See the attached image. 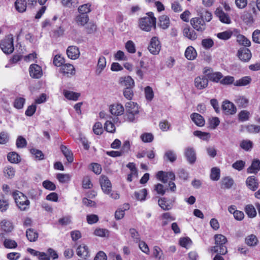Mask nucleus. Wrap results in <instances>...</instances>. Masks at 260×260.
I'll return each instance as SVG.
<instances>
[{
    "mask_svg": "<svg viewBox=\"0 0 260 260\" xmlns=\"http://www.w3.org/2000/svg\"><path fill=\"white\" fill-rule=\"evenodd\" d=\"M185 56L188 60H193L197 56L196 50L192 46L188 47L185 52Z\"/></svg>",
    "mask_w": 260,
    "mask_h": 260,
    "instance_id": "cd10ccee",
    "label": "nucleus"
},
{
    "mask_svg": "<svg viewBox=\"0 0 260 260\" xmlns=\"http://www.w3.org/2000/svg\"><path fill=\"white\" fill-rule=\"evenodd\" d=\"M222 110L224 111V113L226 114L232 115L236 113L237 111V109L235 106L232 102L225 101L223 102L222 106Z\"/></svg>",
    "mask_w": 260,
    "mask_h": 260,
    "instance_id": "f8f14e48",
    "label": "nucleus"
},
{
    "mask_svg": "<svg viewBox=\"0 0 260 260\" xmlns=\"http://www.w3.org/2000/svg\"><path fill=\"white\" fill-rule=\"evenodd\" d=\"M122 84L126 86V88H132L134 86V80L130 77L127 76L124 77L123 79V80L121 81Z\"/></svg>",
    "mask_w": 260,
    "mask_h": 260,
    "instance_id": "49530a36",
    "label": "nucleus"
},
{
    "mask_svg": "<svg viewBox=\"0 0 260 260\" xmlns=\"http://www.w3.org/2000/svg\"><path fill=\"white\" fill-rule=\"evenodd\" d=\"M3 51L6 54L12 53L14 50L13 38L12 35H10L4 39L0 45Z\"/></svg>",
    "mask_w": 260,
    "mask_h": 260,
    "instance_id": "20e7f679",
    "label": "nucleus"
},
{
    "mask_svg": "<svg viewBox=\"0 0 260 260\" xmlns=\"http://www.w3.org/2000/svg\"><path fill=\"white\" fill-rule=\"evenodd\" d=\"M240 147L246 151H250L253 147V143L248 140H245L241 141L240 144Z\"/></svg>",
    "mask_w": 260,
    "mask_h": 260,
    "instance_id": "37998d69",
    "label": "nucleus"
},
{
    "mask_svg": "<svg viewBox=\"0 0 260 260\" xmlns=\"http://www.w3.org/2000/svg\"><path fill=\"white\" fill-rule=\"evenodd\" d=\"M94 233L96 236L102 237H106L109 236V231L107 230L103 229H96Z\"/></svg>",
    "mask_w": 260,
    "mask_h": 260,
    "instance_id": "bf43d9fd",
    "label": "nucleus"
},
{
    "mask_svg": "<svg viewBox=\"0 0 260 260\" xmlns=\"http://www.w3.org/2000/svg\"><path fill=\"white\" fill-rule=\"evenodd\" d=\"M193 135L205 141H207L210 138V134L209 133L203 132L200 131H196L193 132Z\"/></svg>",
    "mask_w": 260,
    "mask_h": 260,
    "instance_id": "79ce46f5",
    "label": "nucleus"
},
{
    "mask_svg": "<svg viewBox=\"0 0 260 260\" xmlns=\"http://www.w3.org/2000/svg\"><path fill=\"white\" fill-rule=\"evenodd\" d=\"M124 111V107L120 104L112 105L111 106L110 109L111 113L115 116H119L123 114Z\"/></svg>",
    "mask_w": 260,
    "mask_h": 260,
    "instance_id": "a211bd4d",
    "label": "nucleus"
},
{
    "mask_svg": "<svg viewBox=\"0 0 260 260\" xmlns=\"http://www.w3.org/2000/svg\"><path fill=\"white\" fill-rule=\"evenodd\" d=\"M90 7L89 4H84L78 8V11L81 14H87L91 11Z\"/></svg>",
    "mask_w": 260,
    "mask_h": 260,
    "instance_id": "6e6d98bb",
    "label": "nucleus"
},
{
    "mask_svg": "<svg viewBox=\"0 0 260 260\" xmlns=\"http://www.w3.org/2000/svg\"><path fill=\"white\" fill-rule=\"evenodd\" d=\"M106 66V60L105 57H100L98 60L95 73L99 75L102 72Z\"/></svg>",
    "mask_w": 260,
    "mask_h": 260,
    "instance_id": "b1692460",
    "label": "nucleus"
},
{
    "mask_svg": "<svg viewBox=\"0 0 260 260\" xmlns=\"http://www.w3.org/2000/svg\"><path fill=\"white\" fill-rule=\"evenodd\" d=\"M60 150L69 162L73 161V154L66 146L61 145L60 146Z\"/></svg>",
    "mask_w": 260,
    "mask_h": 260,
    "instance_id": "c756f323",
    "label": "nucleus"
},
{
    "mask_svg": "<svg viewBox=\"0 0 260 260\" xmlns=\"http://www.w3.org/2000/svg\"><path fill=\"white\" fill-rule=\"evenodd\" d=\"M185 156L187 161L191 164H193L196 160V154L194 149L192 147H187L185 149Z\"/></svg>",
    "mask_w": 260,
    "mask_h": 260,
    "instance_id": "4468645a",
    "label": "nucleus"
},
{
    "mask_svg": "<svg viewBox=\"0 0 260 260\" xmlns=\"http://www.w3.org/2000/svg\"><path fill=\"white\" fill-rule=\"evenodd\" d=\"M237 41L239 44L244 46L249 47L251 45L250 41L242 35H238L237 36Z\"/></svg>",
    "mask_w": 260,
    "mask_h": 260,
    "instance_id": "4c0bfd02",
    "label": "nucleus"
},
{
    "mask_svg": "<svg viewBox=\"0 0 260 260\" xmlns=\"http://www.w3.org/2000/svg\"><path fill=\"white\" fill-rule=\"evenodd\" d=\"M234 183V180L229 177L224 178L222 180V186L225 188H231Z\"/></svg>",
    "mask_w": 260,
    "mask_h": 260,
    "instance_id": "3c124183",
    "label": "nucleus"
},
{
    "mask_svg": "<svg viewBox=\"0 0 260 260\" xmlns=\"http://www.w3.org/2000/svg\"><path fill=\"white\" fill-rule=\"evenodd\" d=\"M63 93L64 96L69 100L73 101H77L79 97L80 96V94L79 93L75 92L73 91H71L67 90H64L63 91Z\"/></svg>",
    "mask_w": 260,
    "mask_h": 260,
    "instance_id": "a878e982",
    "label": "nucleus"
},
{
    "mask_svg": "<svg viewBox=\"0 0 260 260\" xmlns=\"http://www.w3.org/2000/svg\"><path fill=\"white\" fill-rule=\"evenodd\" d=\"M235 103L239 107L245 108L248 105V100L244 96H238L235 100Z\"/></svg>",
    "mask_w": 260,
    "mask_h": 260,
    "instance_id": "c9c22d12",
    "label": "nucleus"
},
{
    "mask_svg": "<svg viewBox=\"0 0 260 260\" xmlns=\"http://www.w3.org/2000/svg\"><path fill=\"white\" fill-rule=\"evenodd\" d=\"M43 187L48 190H54L56 189L55 185L49 180H45L43 182Z\"/></svg>",
    "mask_w": 260,
    "mask_h": 260,
    "instance_id": "69168bd1",
    "label": "nucleus"
},
{
    "mask_svg": "<svg viewBox=\"0 0 260 260\" xmlns=\"http://www.w3.org/2000/svg\"><path fill=\"white\" fill-rule=\"evenodd\" d=\"M1 229L5 233H9L14 229L13 223L7 219L3 220L0 223Z\"/></svg>",
    "mask_w": 260,
    "mask_h": 260,
    "instance_id": "6ab92c4d",
    "label": "nucleus"
},
{
    "mask_svg": "<svg viewBox=\"0 0 260 260\" xmlns=\"http://www.w3.org/2000/svg\"><path fill=\"white\" fill-rule=\"evenodd\" d=\"M30 76L36 79H39L42 76V70L40 66L37 64H32L30 66L29 69Z\"/></svg>",
    "mask_w": 260,
    "mask_h": 260,
    "instance_id": "9b49d317",
    "label": "nucleus"
},
{
    "mask_svg": "<svg viewBox=\"0 0 260 260\" xmlns=\"http://www.w3.org/2000/svg\"><path fill=\"white\" fill-rule=\"evenodd\" d=\"M56 178L59 182L64 183L70 181L71 176L69 174L58 173L57 174Z\"/></svg>",
    "mask_w": 260,
    "mask_h": 260,
    "instance_id": "c03bdc74",
    "label": "nucleus"
},
{
    "mask_svg": "<svg viewBox=\"0 0 260 260\" xmlns=\"http://www.w3.org/2000/svg\"><path fill=\"white\" fill-rule=\"evenodd\" d=\"M153 254L155 258L158 260H165L162 251L158 246L154 247Z\"/></svg>",
    "mask_w": 260,
    "mask_h": 260,
    "instance_id": "a19ab883",
    "label": "nucleus"
},
{
    "mask_svg": "<svg viewBox=\"0 0 260 260\" xmlns=\"http://www.w3.org/2000/svg\"><path fill=\"white\" fill-rule=\"evenodd\" d=\"M190 118L193 122L199 126H203L205 124V120L200 114L193 113L190 115Z\"/></svg>",
    "mask_w": 260,
    "mask_h": 260,
    "instance_id": "4be33fe9",
    "label": "nucleus"
},
{
    "mask_svg": "<svg viewBox=\"0 0 260 260\" xmlns=\"http://www.w3.org/2000/svg\"><path fill=\"white\" fill-rule=\"evenodd\" d=\"M222 77V75L220 72H213L208 74V78L211 81L215 82H218Z\"/></svg>",
    "mask_w": 260,
    "mask_h": 260,
    "instance_id": "a18cd8bd",
    "label": "nucleus"
},
{
    "mask_svg": "<svg viewBox=\"0 0 260 260\" xmlns=\"http://www.w3.org/2000/svg\"><path fill=\"white\" fill-rule=\"evenodd\" d=\"M145 93L146 99L148 101H151L154 96L152 89L150 86H147L145 88Z\"/></svg>",
    "mask_w": 260,
    "mask_h": 260,
    "instance_id": "680f3d73",
    "label": "nucleus"
},
{
    "mask_svg": "<svg viewBox=\"0 0 260 260\" xmlns=\"http://www.w3.org/2000/svg\"><path fill=\"white\" fill-rule=\"evenodd\" d=\"M125 107V119L129 122H134L139 113L138 105L134 102H129L126 103Z\"/></svg>",
    "mask_w": 260,
    "mask_h": 260,
    "instance_id": "f257e3e1",
    "label": "nucleus"
},
{
    "mask_svg": "<svg viewBox=\"0 0 260 260\" xmlns=\"http://www.w3.org/2000/svg\"><path fill=\"white\" fill-rule=\"evenodd\" d=\"M26 236L28 240L30 242L36 241L38 238V234L31 229H28L26 231Z\"/></svg>",
    "mask_w": 260,
    "mask_h": 260,
    "instance_id": "e433bc0d",
    "label": "nucleus"
},
{
    "mask_svg": "<svg viewBox=\"0 0 260 260\" xmlns=\"http://www.w3.org/2000/svg\"><path fill=\"white\" fill-rule=\"evenodd\" d=\"M160 48L161 45L158 38L156 37H152L148 47L149 52L153 55H157L159 53Z\"/></svg>",
    "mask_w": 260,
    "mask_h": 260,
    "instance_id": "39448f33",
    "label": "nucleus"
},
{
    "mask_svg": "<svg viewBox=\"0 0 260 260\" xmlns=\"http://www.w3.org/2000/svg\"><path fill=\"white\" fill-rule=\"evenodd\" d=\"M245 243L249 246H255L257 244L258 239L256 236L251 234L246 237Z\"/></svg>",
    "mask_w": 260,
    "mask_h": 260,
    "instance_id": "72a5a7b5",
    "label": "nucleus"
},
{
    "mask_svg": "<svg viewBox=\"0 0 260 260\" xmlns=\"http://www.w3.org/2000/svg\"><path fill=\"white\" fill-rule=\"evenodd\" d=\"M105 129L109 133H113L115 132V126L114 124L110 121H107L105 123Z\"/></svg>",
    "mask_w": 260,
    "mask_h": 260,
    "instance_id": "338daca9",
    "label": "nucleus"
},
{
    "mask_svg": "<svg viewBox=\"0 0 260 260\" xmlns=\"http://www.w3.org/2000/svg\"><path fill=\"white\" fill-rule=\"evenodd\" d=\"M64 62V61L63 58L60 55H56L54 56L53 59V63L55 66H62Z\"/></svg>",
    "mask_w": 260,
    "mask_h": 260,
    "instance_id": "774afa93",
    "label": "nucleus"
},
{
    "mask_svg": "<svg viewBox=\"0 0 260 260\" xmlns=\"http://www.w3.org/2000/svg\"><path fill=\"white\" fill-rule=\"evenodd\" d=\"M4 173L6 177L9 178H12L15 175V171L12 167L7 166L5 168Z\"/></svg>",
    "mask_w": 260,
    "mask_h": 260,
    "instance_id": "de8ad7c7",
    "label": "nucleus"
},
{
    "mask_svg": "<svg viewBox=\"0 0 260 260\" xmlns=\"http://www.w3.org/2000/svg\"><path fill=\"white\" fill-rule=\"evenodd\" d=\"M164 158H167L171 162H174L176 159V155L172 150H168L165 153Z\"/></svg>",
    "mask_w": 260,
    "mask_h": 260,
    "instance_id": "864d4df0",
    "label": "nucleus"
},
{
    "mask_svg": "<svg viewBox=\"0 0 260 260\" xmlns=\"http://www.w3.org/2000/svg\"><path fill=\"white\" fill-rule=\"evenodd\" d=\"M215 240L216 245H223L227 242L226 237L221 234L216 235L215 236Z\"/></svg>",
    "mask_w": 260,
    "mask_h": 260,
    "instance_id": "09e8293b",
    "label": "nucleus"
},
{
    "mask_svg": "<svg viewBox=\"0 0 260 260\" xmlns=\"http://www.w3.org/2000/svg\"><path fill=\"white\" fill-rule=\"evenodd\" d=\"M89 20V17L87 14H80L75 18L76 22L78 25L84 26Z\"/></svg>",
    "mask_w": 260,
    "mask_h": 260,
    "instance_id": "bb28decb",
    "label": "nucleus"
},
{
    "mask_svg": "<svg viewBox=\"0 0 260 260\" xmlns=\"http://www.w3.org/2000/svg\"><path fill=\"white\" fill-rule=\"evenodd\" d=\"M245 211L248 217H254L256 215V212L252 205H247L245 208Z\"/></svg>",
    "mask_w": 260,
    "mask_h": 260,
    "instance_id": "58836bf2",
    "label": "nucleus"
},
{
    "mask_svg": "<svg viewBox=\"0 0 260 260\" xmlns=\"http://www.w3.org/2000/svg\"><path fill=\"white\" fill-rule=\"evenodd\" d=\"M246 184L248 188L252 191H255L259 187L258 180L254 176L247 177L246 180Z\"/></svg>",
    "mask_w": 260,
    "mask_h": 260,
    "instance_id": "ddd939ff",
    "label": "nucleus"
},
{
    "mask_svg": "<svg viewBox=\"0 0 260 260\" xmlns=\"http://www.w3.org/2000/svg\"><path fill=\"white\" fill-rule=\"evenodd\" d=\"M16 144L17 148H22L26 146L27 142L25 138L22 136H19L17 139Z\"/></svg>",
    "mask_w": 260,
    "mask_h": 260,
    "instance_id": "13d9d810",
    "label": "nucleus"
},
{
    "mask_svg": "<svg viewBox=\"0 0 260 260\" xmlns=\"http://www.w3.org/2000/svg\"><path fill=\"white\" fill-rule=\"evenodd\" d=\"M4 245L7 248H15L17 246V244L13 240L6 239L4 242Z\"/></svg>",
    "mask_w": 260,
    "mask_h": 260,
    "instance_id": "5fc2aeb1",
    "label": "nucleus"
},
{
    "mask_svg": "<svg viewBox=\"0 0 260 260\" xmlns=\"http://www.w3.org/2000/svg\"><path fill=\"white\" fill-rule=\"evenodd\" d=\"M183 36L191 40H195L197 35L194 30L189 26H185L183 30Z\"/></svg>",
    "mask_w": 260,
    "mask_h": 260,
    "instance_id": "5701e85b",
    "label": "nucleus"
},
{
    "mask_svg": "<svg viewBox=\"0 0 260 260\" xmlns=\"http://www.w3.org/2000/svg\"><path fill=\"white\" fill-rule=\"evenodd\" d=\"M25 99L23 98H17L14 103V106L18 109H22L25 103Z\"/></svg>",
    "mask_w": 260,
    "mask_h": 260,
    "instance_id": "052dcab7",
    "label": "nucleus"
},
{
    "mask_svg": "<svg viewBox=\"0 0 260 260\" xmlns=\"http://www.w3.org/2000/svg\"><path fill=\"white\" fill-rule=\"evenodd\" d=\"M93 131L95 135H101L103 132L102 124L100 122H96L93 126Z\"/></svg>",
    "mask_w": 260,
    "mask_h": 260,
    "instance_id": "4d7b16f0",
    "label": "nucleus"
},
{
    "mask_svg": "<svg viewBox=\"0 0 260 260\" xmlns=\"http://www.w3.org/2000/svg\"><path fill=\"white\" fill-rule=\"evenodd\" d=\"M159 26L162 29L168 28L170 25V19L166 15H162L159 18Z\"/></svg>",
    "mask_w": 260,
    "mask_h": 260,
    "instance_id": "7c9ffc66",
    "label": "nucleus"
},
{
    "mask_svg": "<svg viewBox=\"0 0 260 260\" xmlns=\"http://www.w3.org/2000/svg\"><path fill=\"white\" fill-rule=\"evenodd\" d=\"M100 182L104 192L109 194L111 191L112 185L108 177L104 175L101 176Z\"/></svg>",
    "mask_w": 260,
    "mask_h": 260,
    "instance_id": "423d86ee",
    "label": "nucleus"
},
{
    "mask_svg": "<svg viewBox=\"0 0 260 260\" xmlns=\"http://www.w3.org/2000/svg\"><path fill=\"white\" fill-rule=\"evenodd\" d=\"M157 178L162 182L167 183L169 180L170 181L174 180L175 178V175L172 172H165L163 171H159L157 174Z\"/></svg>",
    "mask_w": 260,
    "mask_h": 260,
    "instance_id": "1a4fd4ad",
    "label": "nucleus"
},
{
    "mask_svg": "<svg viewBox=\"0 0 260 260\" xmlns=\"http://www.w3.org/2000/svg\"><path fill=\"white\" fill-rule=\"evenodd\" d=\"M15 8L20 13H23L26 11L27 2L26 0H16L15 2Z\"/></svg>",
    "mask_w": 260,
    "mask_h": 260,
    "instance_id": "393cba45",
    "label": "nucleus"
},
{
    "mask_svg": "<svg viewBox=\"0 0 260 260\" xmlns=\"http://www.w3.org/2000/svg\"><path fill=\"white\" fill-rule=\"evenodd\" d=\"M158 203L160 207L164 210H169L173 207V204L168 203L164 198L159 199Z\"/></svg>",
    "mask_w": 260,
    "mask_h": 260,
    "instance_id": "2f4dec72",
    "label": "nucleus"
},
{
    "mask_svg": "<svg viewBox=\"0 0 260 260\" xmlns=\"http://www.w3.org/2000/svg\"><path fill=\"white\" fill-rule=\"evenodd\" d=\"M7 158L8 160L11 163L17 164L21 161L20 156L15 152L9 153Z\"/></svg>",
    "mask_w": 260,
    "mask_h": 260,
    "instance_id": "f704fd0d",
    "label": "nucleus"
},
{
    "mask_svg": "<svg viewBox=\"0 0 260 260\" xmlns=\"http://www.w3.org/2000/svg\"><path fill=\"white\" fill-rule=\"evenodd\" d=\"M190 23L193 28L198 31L202 32L206 28L205 23L201 18L195 17L192 18L190 20Z\"/></svg>",
    "mask_w": 260,
    "mask_h": 260,
    "instance_id": "0eeeda50",
    "label": "nucleus"
},
{
    "mask_svg": "<svg viewBox=\"0 0 260 260\" xmlns=\"http://www.w3.org/2000/svg\"><path fill=\"white\" fill-rule=\"evenodd\" d=\"M61 72L66 76H69L75 74V70L71 64H64L61 66Z\"/></svg>",
    "mask_w": 260,
    "mask_h": 260,
    "instance_id": "aec40b11",
    "label": "nucleus"
},
{
    "mask_svg": "<svg viewBox=\"0 0 260 260\" xmlns=\"http://www.w3.org/2000/svg\"><path fill=\"white\" fill-rule=\"evenodd\" d=\"M141 139L144 143H149L153 141V136L151 133H145L141 136Z\"/></svg>",
    "mask_w": 260,
    "mask_h": 260,
    "instance_id": "e2e57ef3",
    "label": "nucleus"
},
{
    "mask_svg": "<svg viewBox=\"0 0 260 260\" xmlns=\"http://www.w3.org/2000/svg\"><path fill=\"white\" fill-rule=\"evenodd\" d=\"M147 194V190L145 188H143L138 191L135 192V196L137 200L143 201L146 199V197Z\"/></svg>",
    "mask_w": 260,
    "mask_h": 260,
    "instance_id": "ea45409f",
    "label": "nucleus"
},
{
    "mask_svg": "<svg viewBox=\"0 0 260 260\" xmlns=\"http://www.w3.org/2000/svg\"><path fill=\"white\" fill-rule=\"evenodd\" d=\"M67 54L69 58L72 59H76L79 57L80 51L77 47L70 46L67 48Z\"/></svg>",
    "mask_w": 260,
    "mask_h": 260,
    "instance_id": "dca6fc26",
    "label": "nucleus"
},
{
    "mask_svg": "<svg viewBox=\"0 0 260 260\" xmlns=\"http://www.w3.org/2000/svg\"><path fill=\"white\" fill-rule=\"evenodd\" d=\"M211 250L215 253L222 255L226 254L228 252L227 248L224 244L213 246L211 247Z\"/></svg>",
    "mask_w": 260,
    "mask_h": 260,
    "instance_id": "473e14b6",
    "label": "nucleus"
},
{
    "mask_svg": "<svg viewBox=\"0 0 260 260\" xmlns=\"http://www.w3.org/2000/svg\"><path fill=\"white\" fill-rule=\"evenodd\" d=\"M215 14L218 17L221 22L224 23L230 24L231 19L228 14L225 13L221 8L216 9Z\"/></svg>",
    "mask_w": 260,
    "mask_h": 260,
    "instance_id": "2eb2a0df",
    "label": "nucleus"
},
{
    "mask_svg": "<svg viewBox=\"0 0 260 260\" xmlns=\"http://www.w3.org/2000/svg\"><path fill=\"white\" fill-rule=\"evenodd\" d=\"M260 170V160L254 159L250 165L247 169V172L250 174H256Z\"/></svg>",
    "mask_w": 260,
    "mask_h": 260,
    "instance_id": "f3484780",
    "label": "nucleus"
},
{
    "mask_svg": "<svg viewBox=\"0 0 260 260\" xmlns=\"http://www.w3.org/2000/svg\"><path fill=\"white\" fill-rule=\"evenodd\" d=\"M77 254L85 259L89 257V252L88 247L84 244L79 245L77 249Z\"/></svg>",
    "mask_w": 260,
    "mask_h": 260,
    "instance_id": "412c9836",
    "label": "nucleus"
},
{
    "mask_svg": "<svg viewBox=\"0 0 260 260\" xmlns=\"http://www.w3.org/2000/svg\"><path fill=\"white\" fill-rule=\"evenodd\" d=\"M251 81V79L249 76H245L239 80H236L234 85L236 86H243L248 85Z\"/></svg>",
    "mask_w": 260,
    "mask_h": 260,
    "instance_id": "c85d7f7f",
    "label": "nucleus"
},
{
    "mask_svg": "<svg viewBox=\"0 0 260 260\" xmlns=\"http://www.w3.org/2000/svg\"><path fill=\"white\" fill-rule=\"evenodd\" d=\"M237 55L239 59L244 62H248L251 57L250 50L244 47L239 49Z\"/></svg>",
    "mask_w": 260,
    "mask_h": 260,
    "instance_id": "9d476101",
    "label": "nucleus"
},
{
    "mask_svg": "<svg viewBox=\"0 0 260 260\" xmlns=\"http://www.w3.org/2000/svg\"><path fill=\"white\" fill-rule=\"evenodd\" d=\"M232 32L230 30H226L221 32L218 33L217 37L218 38L223 40H229L232 36Z\"/></svg>",
    "mask_w": 260,
    "mask_h": 260,
    "instance_id": "8fccbe9b",
    "label": "nucleus"
},
{
    "mask_svg": "<svg viewBox=\"0 0 260 260\" xmlns=\"http://www.w3.org/2000/svg\"><path fill=\"white\" fill-rule=\"evenodd\" d=\"M13 197L18 208L21 211H26L29 208L30 202L22 192L16 190L13 193Z\"/></svg>",
    "mask_w": 260,
    "mask_h": 260,
    "instance_id": "7ed1b4c3",
    "label": "nucleus"
},
{
    "mask_svg": "<svg viewBox=\"0 0 260 260\" xmlns=\"http://www.w3.org/2000/svg\"><path fill=\"white\" fill-rule=\"evenodd\" d=\"M156 20L153 13L150 12L147 16L141 18L139 20V27L143 31H150L152 28H156Z\"/></svg>",
    "mask_w": 260,
    "mask_h": 260,
    "instance_id": "f03ea898",
    "label": "nucleus"
},
{
    "mask_svg": "<svg viewBox=\"0 0 260 260\" xmlns=\"http://www.w3.org/2000/svg\"><path fill=\"white\" fill-rule=\"evenodd\" d=\"M194 84L198 89L206 88L208 85V79L204 76H198L194 79Z\"/></svg>",
    "mask_w": 260,
    "mask_h": 260,
    "instance_id": "6e6552de",
    "label": "nucleus"
},
{
    "mask_svg": "<svg viewBox=\"0 0 260 260\" xmlns=\"http://www.w3.org/2000/svg\"><path fill=\"white\" fill-rule=\"evenodd\" d=\"M125 48L131 53H134L136 52L135 45L132 41H128L126 43Z\"/></svg>",
    "mask_w": 260,
    "mask_h": 260,
    "instance_id": "0e129e2a",
    "label": "nucleus"
},
{
    "mask_svg": "<svg viewBox=\"0 0 260 260\" xmlns=\"http://www.w3.org/2000/svg\"><path fill=\"white\" fill-rule=\"evenodd\" d=\"M210 178L213 181H217L220 178V170L217 168H213L211 169Z\"/></svg>",
    "mask_w": 260,
    "mask_h": 260,
    "instance_id": "603ef678",
    "label": "nucleus"
}]
</instances>
